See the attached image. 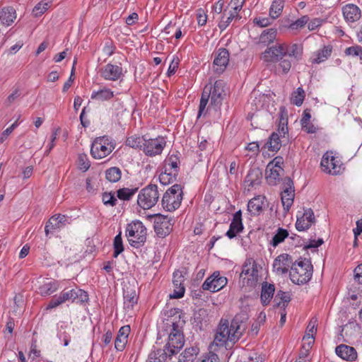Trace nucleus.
<instances>
[{
  "instance_id": "nucleus-40",
  "label": "nucleus",
  "mask_w": 362,
  "mask_h": 362,
  "mask_svg": "<svg viewBox=\"0 0 362 362\" xmlns=\"http://www.w3.org/2000/svg\"><path fill=\"white\" fill-rule=\"evenodd\" d=\"M70 291L72 293L71 300L73 302L75 300L79 303H84L88 301V296L85 291L76 287L75 288L70 289Z\"/></svg>"
},
{
  "instance_id": "nucleus-13",
  "label": "nucleus",
  "mask_w": 362,
  "mask_h": 362,
  "mask_svg": "<svg viewBox=\"0 0 362 362\" xmlns=\"http://www.w3.org/2000/svg\"><path fill=\"white\" fill-rule=\"evenodd\" d=\"M229 56V52L225 48H220L214 53L213 69L215 73L221 74L226 70Z\"/></svg>"
},
{
  "instance_id": "nucleus-44",
  "label": "nucleus",
  "mask_w": 362,
  "mask_h": 362,
  "mask_svg": "<svg viewBox=\"0 0 362 362\" xmlns=\"http://www.w3.org/2000/svg\"><path fill=\"white\" fill-rule=\"evenodd\" d=\"M122 173L119 168L112 167L105 171V177L111 182H117L121 178Z\"/></svg>"
},
{
  "instance_id": "nucleus-37",
  "label": "nucleus",
  "mask_w": 362,
  "mask_h": 362,
  "mask_svg": "<svg viewBox=\"0 0 362 362\" xmlns=\"http://www.w3.org/2000/svg\"><path fill=\"white\" fill-rule=\"evenodd\" d=\"M177 171H166V169H165V171L161 173L159 175L160 182L163 185L173 183L177 180Z\"/></svg>"
},
{
  "instance_id": "nucleus-55",
  "label": "nucleus",
  "mask_w": 362,
  "mask_h": 362,
  "mask_svg": "<svg viewBox=\"0 0 362 362\" xmlns=\"http://www.w3.org/2000/svg\"><path fill=\"white\" fill-rule=\"evenodd\" d=\"M102 199L104 204L110 205L111 206H115L117 202V199L115 197V194L112 192L103 193Z\"/></svg>"
},
{
  "instance_id": "nucleus-11",
  "label": "nucleus",
  "mask_w": 362,
  "mask_h": 362,
  "mask_svg": "<svg viewBox=\"0 0 362 362\" xmlns=\"http://www.w3.org/2000/svg\"><path fill=\"white\" fill-rule=\"evenodd\" d=\"M227 279L220 276L219 272H215L205 280L202 287L204 290L216 292L223 288L227 284Z\"/></svg>"
},
{
  "instance_id": "nucleus-15",
  "label": "nucleus",
  "mask_w": 362,
  "mask_h": 362,
  "mask_svg": "<svg viewBox=\"0 0 362 362\" xmlns=\"http://www.w3.org/2000/svg\"><path fill=\"white\" fill-rule=\"evenodd\" d=\"M226 83L222 80H218L211 86V105L217 110L220 107L225 94Z\"/></svg>"
},
{
  "instance_id": "nucleus-56",
  "label": "nucleus",
  "mask_w": 362,
  "mask_h": 362,
  "mask_svg": "<svg viewBox=\"0 0 362 362\" xmlns=\"http://www.w3.org/2000/svg\"><path fill=\"white\" fill-rule=\"evenodd\" d=\"M78 167L83 171H86L90 166L88 158L86 154H80L78 156Z\"/></svg>"
},
{
  "instance_id": "nucleus-47",
  "label": "nucleus",
  "mask_w": 362,
  "mask_h": 362,
  "mask_svg": "<svg viewBox=\"0 0 362 362\" xmlns=\"http://www.w3.org/2000/svg\"><path fill=\"white\" fill-rule=\"evenodd\" d=\"M288 236V232L287 230L279 228L277 230L276 233L274 235L272 241L271 245L273 247H276L279 244L282 243L286 238Z\"/></svg>"
},
{
  "instance_id": "nucleus-3",
  "label": "nucleus",
  "mask_w": 362,
  "mask_h": 362,
  "mask_svg": "<svg viewBox=\"0 0 362 362\" xmlns=\"http://www.w3.org/2000/svg\"><path fill=\"white\" fill-rule=\"evenodd\" d=\"M183 192L180 185L175 184L170 187L162 198L163 208L167 211H174L178 209L183 199Z\"/></svg>"
},
{
  "instance_id": "nucleus-30",
  "label": "nucleus",
  "mask_w": 362,
  "mask_h": 362,
  "mask_svg": "<svg viewBox=\"0 0 362 362\" xmlns=\"http://www.w3.org/2000/svg\"><path fill=\"white\" fill-rule=\"evenodd\" d=\"M288 117L287 112L285 110V107H281L280 113H279V124L278 127V134L280 136L284 137L286 134H288Z\"/></svg>"
},
{
  "instance_id": "nucleus-51",
  "label": "nucleus",
  "mask_w": 362,
  "mask_h": 362,
  "mask_svg": "<svg viewBox=\"0 0 362 362\" xmlns=\"http://www.w3.org/2000/svg\"><path fill=\"white\" fill-rule=\"evenodd\" d=\"M113 247H114L113 257L116 258L118 257V255L119 254H121L124 251V246H123L121 233H119L118 235H117L115 237Z\"/></svg>"
},
{
  "instance_id": "nucleus-16",
  "label": "nucleus",
  "mask_w": 362,
  "mask_h": 362,
  "mask_svg": "<svg viewBox=\"0 0 362 362\" xmlns=\"http://www.w3.org/2000/svg\"><path fill=\"white\" fill-rule=\"evenodd\" d=\"M342 13L346 22L351 26L361 17L360 8L353 4H349L343 6Z\"/></svg>"
},
{
  "instance_id": "nucleus-6",
  "label": "nucleus",
  "mask_w": 362,
  "mask_h": 362,
  "mask_svg": "<svg viewBox=\"0 0 362 362\" xmlns=\"http://www.w3.org/2000/svg\"><path fill=\"white\" fill-rule=\"evenodd\" d=\"M159 194L156 185L150 184L142 189L137 199L138 205L144 209L152 208L158 202Z\"/></svg>"
},
{
  "instance_id": "nucleus-42",
  "label": "nucleus",
  "mask_w": 362,
  "mask_h": 362,
  "mask_svg": "<svg viewBox=\"0 0 362 362\" xmlns=\"http://www.w3.org/2000/svg\"><path fill=\"white\" fill-rule=\"evenodd\" d=\"M332 47L331 46H325L322 49L317 53V57L313 59V63L320 64L325 61L331 54Z\"/></svg>"
},
{
  "instance_id": "nucleus-34",
  "label": "nucleus",
  "mask_w": 362,
  "mask_h": 362,
  "mask_svg": "<svg viewBox=\"0 0 362 362\" xmlns=\"http://www.w3.org/2000/svg\"><path fill=\"white\" fill-rule=\"evenodd\" d=\"M114 93L109 88H103L98 91H93L91 95L93 100H97L100 101L108 100L113 98Z\"/></svg>"
},
{
  "instance_id": "nucleus-9",
  "label": "nucleus",
  "mask_w": 362,
  "mask_h": 362,
  "mask_svg": "<svg viewBox=\"0 0 362 362\" xmlns=\"http://www.w3.org/2000/svg\"><path fill=\"white\" fill-rule=\"evenodd\" d=\"M174 220L166 216L156 214L154 219V230L157 235L164 238L173 230Z\"/></svg>"
},
{
  "instance_id": "nucleus-27",
  "label": "nucleus",
  "mask_w": 362,
  "mask_h": 362,
  "mask_svg": "<svg viewBox=\"0 0 362 362\" xmlns=\"http://www.w3.org/2000/svg\"><path fill=\"white\" fill-rule=\"evenodd\" d=\"M275 291V287L274 284L264 282L262 286L261 291V302L263 305H267L271 299L272 298Z\"/></svg>"
},
{
  "instance_id": "nucleus-39",
  "label": "nucleus",
  "mask_w": 362,
  "mask_h": 362,
  "mask_svg": "<svg viewBox=\"0 0 362 362\" xmlns=\"http://www.w3.org/2000/svg\"><path fill=\"white\" fill-rule=\"evenodd\" d=\"M197 354V349L195 347H189L185 349L180 354L179 362H193L195 356Z\"/></svg>"
},
{
  "instance_id": "nucleus-29",
  "label": "nucleus",
  "mask_w": 362,
  "mask_h": 362,
  "mask_svg": "<svg viewBox=\"0 0 362 362\" xmlns=\"http://www.w3.org/2000/svg\"><path fill=\"white\" fill-rule=\"evenodd\" d=\"M277 168L274 167H268V165L266 168L265 177L267 182L271 185H276L277 182L279 180V177L284 171H280L277 170Z\"/></svg>"
},
{
  "instance_id": "nucleus-36",
  "label": "nucleus",
  "mask_w": 362,
  "mask_h": 362,
  "mask_svg": "<svg viewBox=\"0 0 362 362\" xmlns=\"http://www.w3.org/2000/svg\"><path fill=\"white\" fill-rule=\"evenodd\" d=\"M276 35V30L274 28H269L264 30L261 34L259 40V43L264 45H269L273 42Z\"/></svg>"
},
{
  "instance_id": "nucleus-10",
  "label": "nucleus",
  "mask_w": 362,
  "mask_h": 362,
  "mask_svg": "<svg viewBox=\"0 0 362 362\" xmlns=\"http://www.w3.org/2000/svg\"><path fill=\"white\" fill-rule=\"evenodd\" d=\"M286 44L277 43L270 47H268L262 54V59L267 62H276L286 56Z\"/></svg>"
},
{
  "instance_id": "nucleus-38",
  "label": "nucleus",
  "mask_w": 362,
  "mask_h": 362,
  "mask_svg": "<svg viewBox=\"0 0 362 362\" xmlns=\"http://www.w3.org/2000/svg\"><path fill=\"white\" fill-rule=\"evenodd\" d=\"M145 136H131L126 140V145L133 148L143 149Z\"/></svg>"
},
{
  "instance_id": "nucleus-43",
  "label": "nucleus",
  "mask_w": 362,
  "mask_h": 362,
  "mask_svg": "<svg viewBox=\"0 0 362 362\" xmlns=\"http://www.w3.org/2000/svg\"><path fill=\"white\" fill-rule=\"evenodd\" d=\"M283 8V0H274L269 9V15L272 17V18H276L281 14Z\"/></svg>"
},
{
  "instance_id": "nucleus-1",
  "label": "nucleus",
  "mask_w": 362,
  "mask_h": 362,
  "mask_svg": "<svg viewBox=\"0 0 362 362\" xmlns=\"http://www.w3.org/2000/svg\"><path fill=\"white\" fill-rule=\"evenodd\" d=\"M240 322L241 320L238 315L233 319L230 326L228 320L221 319L211 346H223L227 341L233 344L238 341L245 331L244 328H241Z\"/></svg>"
},
{
  "instance_id": "nucleus-21",
  "label": "nucleus",
  "mask_w": 362,
  "mask_h": 362,
  "mask_svg": "<svg viewBox=\"0 0 362 362\" xmlns=\"http://www.w3.org/2000/svg\"><path fill=\"white\" fill-rule=\"evenodd\" d=\"M265 197L257 196L250 199L247 204V210L254 215H259L267 206Z\"/></svg>"
},
{
  "instance_id": "nucleus-2",
  "label": "nucleus",
  "mask_w": 362,
  "mask_h": 362,
  "mask_svg": "<svg viewBox=\"0 0 362 362\" xmlns=\"http://www.w3.org/2000/svg\"><path fill=\"white\" fill-rule=\"evenodd\" d=\"M313 275V265L310 260L304 259L298 262H294L290 270V279L291 281L298 285L308 283Z\"/></svg>"
},
{
  "instance_id": "nucleus-7",
  "label": "nucleus",
  "mask_w": 362,
  "mask_h": 362,
  "mask_svg": "<svg viewBox=\"0 0 362 362\" xmlns=\"http://www.w3.org/2000/svg\"><path fill=\"white\" fill-rule=\"evenodd\" d=\"M243 286L254 287L258 281L257 264L252 259H247L240 274Z\"/></svg>"
},
{
  "instance_id": "nucleus-17",
  "label": "nucleus",
  "mask_w": 362,
  "mask_h": 362,
  "mask_svg": "<svg viewBox=\"0 0 362 362\" xmlns=\"http://www.w3.org/2000/svg\"><path fill=\"white\" fill-rule=\"evenodd\" d=\"M185 281L183 272L177 270L173 273V284L174 291L170 295V298H180L184 296L185 288L183 286Z\"/></svg>"
},
{
  "instance_id": "nucleus-50",
  "label": "nucleus",
  "mask_w": 362,
  "mask_h": 362,
  "mask_svg": "<svg viewBox=\"0 0 362 362\" xmlns=\"http://www.w3.org/2000/svg\"><path fill=\"white\" fill-rule=\"evenodd\" d=\"M50 0H42L33 8V12L35 16H40L43 14L50 6Z\"/></svg>"
},
{
  "instance_id": "nucleus-19",
  "label": "nucleus",
  "mask_w": 362,
  "mask_h": 362,
  "mask_svg": "<svg viewBox=\"0 0 362 362\" xmlns=\"http://www.w3.org/2000/svg\"><path fill=\"white\" fill-rule=\"evenodd\" d=\"M243 228L242 213L241 211H238L234 214L229 230L226 232V235L228 238L232 239L235 238L238 233L242 232Z\"/></svg>"
},
{
  "instance_id": "nucleus-64",
  "label": "nucleus",
  "mask_w": 362,
  "mask_h": 362,
  "mask_svg": "<svg viewBox=\"0 0 362 362\" xmlns=\"http://www.w3.org/2000/svg\"><path fill=\"white\" fill-rule=\"evenodd\" d=\"M354 279L362 284V264L358 265L354 269Z\"/></svg>"
},
{
  "instance_id": "nucleus-35",
  "label": "nucleus",
  "mask_w": 362,
  "mask_h": 362,
  "mask_svg": "<svg viewBox=\"0 0 362 362\" xmlns=\"http://www.w3.org/2000/svg\"><path fill=\"white\" fill-rule=\"evenodd\" d=\"M264 148H267L269 151L273 152L278 151L281 148L279 135L275 132L272 133L269 140L265 144Z\"/></svg>"
},
{
  "instance_id": "nucleus-4",
  "label": "nucleus",
  "mask_w": 362,
  "mask_h": 362,
  "mask_svg": "<svg viewBox=\"0 0 362 362\" xmlns=\"http://www.w3.org/2000/svg\"><path fill=\"white\" fill-rule=\"evenodd\" d=\"M129 244L136 248L144 245L146 240V228L140 221H132L126 228Z\"/></svg>"
},
{
  "instance_id": "nucleus-45",
  "label": "nucleus",
  "mask_w": 362,
  "mask_h": 362,
  "mask_svg": "<svg viewBox=\"0 0 362 362\" xmlns=\"http://www.w3.org/2000/svg\"><path fill=\"white\" fill-rule=\"evenodd\" d=\"M277 299H280V301L276 303V306L283 308L284 310L288 303L291 301V296L287 292L279 291L276 293L274 301L277 300Z\"/></svg>"
},
{
  "instance_id": "nucleus-12",
  "label": "nucleus",
  "mask_w": 362,
  "mask_h": 362,
  "mask_svg": "<svg viewBox=\"0 0 362 362\" xmlns=\"http://www.w3.org/2000/svg\"><path fill=\"white\" fill-rule=\"evenodd\" d=\"M165 146V141L163 137L156 139H146L144 143V152L149 156H154L160 154Z\"/></svg>"
},
{
  "instance_id": "nucleus-57",
  "label": "nucleus",
  "mask_w": 362,
  "mask_h": 362,
  "mask_svg": "<svg viewBox=\"0 0 362 362\" xmlns=\"http://www.w3.org/2000/svg\"><path fill=\"white\" fill-rule=\"evenodd\" d=\"M283 164H284L283 158L281 156H276V158H274L272 161H270L268 163V167L270 168V167L273 166L274 168H277L278 170L284 171V168H282Z\"/></svg>"
},
{
  "instance_id": "nucleus-46",
  "label": "nucleus",
  "mask_w": 362,
  "mask_h": 362,
  "mask_svg": "<svg viewBox=\"0 0 362 362\" xmlns=\"http://www.w3.org/2000/svg\"><path fill=\"white\" fill-rule=\"evenodd\" d=\"M305 97V93L302 87H298L291 95V103L297 106H300Z\"/></svg>"
},
{
  "instance_id": "nucleus-5",
  "label": "nucleus",
  "mask_w": 362,
  "mask_h": 362,
  "mask_svg": "<svg viewBox=\"0 0 362 362\" xmlns=\"http://www.w3.org/2000/svg\"><path fill=\"white\" fill-rule=\"evenodd\" d=\"M185 344L184 335L182 333L178 322H172V329L170 330L168 341L165 349L168 351L169 357L177 354Z\"/></svg>"
},
{
  "instance_id": "nucleus-48",
  "label": "nucleus",
  "mask_w": 362,
  "mask_h": 362,
  "mask_svg": "<svg viewBox=\"0 0 362 362\" xmlns=\"http://www.w3.org/2000/svg\"><path fill=\"white\" fill-rule=\"evenodd\" d=\"M137 188H122L117 191V197L122 200H129L137 192Z\"/></svg>"
},
{
  "instance_id": "nucleus-8",
  "label": "nucleus",
  "mask_w": 362,
  "mask_h": 362,
  "mask_svg": "<svg viewBox=\"0 0 362 362\" xmlns=\"http://www.w3.org/2000/svg\"><path fill=\"white\" fill-rule=\"evenodd\" d=\"M115 146L109 142L108 138H96L91 146L90 153L94 158L100 159L106 157L114 150Z\"/></svg>"
},
{
  "instance_id": "nucleus-63",
  "label": "nucleus",
  "mask_w": 362,
  "mask_h": 362,
  "mask_svg": "<svg viewBox=\"0 0 362 362\" xmlns=\"http://www.w3.org/2000/svg\"><path fill=\"white\" fill-rule=\"evenodd\" d=\"M301 126H302V129L308 134H313V133H315L317 131V127H315L314 126V124H313L310 122H306L304 124H301Z\"/></svg>"
},
{
  "instance_id": "nucleus-23",
  "label": "nucleus",
  "mask_w": 362,
  "mask_h": 362,
  "mask_svg": "<svg viewBox=\"0 0 362 362\" xmlns=\"http://www.w3.org/2000/svg\"><path fill=\"white\" fill-rule=\"evenodd\" d=\"M130 333V327L125 325L122 327L117 333V336L115 341V347L117 351H122L127 343V338Z\"/></svg>"
},
{
  "instance_id": "nucleus-49",
  "label": "nucleus",
  "mask_w": 362,
  "mask_h": 362,
  "mask_svg": "<svg viewBox=\"0 0 362 362\" xmlns=\"http://www.w3.org/2000/svg\"><path fill=\"white\" fill-rule=\"evenodd\" d=\"M294 192H289L285 193L284 192L281 194V202L284 209L286 211H288L290 207L293 203Z\"/></svg>"
},
{
  "instance_id": "nucleus-32",
  "label": "nucleus",
  "mask_w": 362,
  "mask_h": 362,
  "mask_svg": "<svg viewBox=\"0 0 362 362\" xmlns=\"http://www.w3.org/2000/svg\"><path fill=\"white\" fill-rule=\"evenodd\" d=\"M211 85L206 86L204 88L203 93L202 94L199 107V112H198V117H200L202 115H205L206 112L205 108L206 106L209 102V98H211Z\"/></svg>"
},
{
  "instance_id": "nucleus-33",
  "label": "nucleus",
  "mask_w": 362,
  "mask_h": 362,
  "mask_svg": "<svg viewBox=\"0 0 362 362\" xmlns=\"http://www.w3.org/2000/svg\"><path fill=\"white\" fill-rule=\"evenodd\" d=\"M286 56L294 58L296 61H299L303 54V46L300 44H293L290 46L286 44Z\"/></svg>"
},
{
  "instance_id": "nucleus-52",
  "label": "nucleus",
  "mask_w": 362,
  "mask_h": 362,
  "mask_svg": "<svg viewBox=\"0 0 362 362\" xmlns=\"http://www.w3.org/2000/svg\"><path fill=\"white\" fill-rule=\"evenodd\" d=\"M226 11L225 10L223 13V16L221 17V19L218 23V28L223 30H225L230 23V22L234 19L236 18L235 16V14H233L230 11L228 13V16H226Z\"/></svg>"
},
{
  "instance_id": "nucleus-24",
  "label": "nucleus",
  "mask_w": 362,
  "mask_h": 362,
  "mask_svg": "<svg viewBox=\"0 0 362 362\" xmlns=\"http://www.w3.org/2000/svg\"><path fill=\"white\" fill-rule=\"evenodd\" d=\"M262 177V174L259 168H251L245 177V182L247 184V187H253L260 184Z\"/></svg>"
},
{
  "instance_id": "nucleus-20",
  "label": "nucleus",
  "mask_w": 362,
  "mask_h": 362,
  "mask_svg": "<svg viewBox=\"0 0 362 362\" xmlns=\"http://www.w3.org/2000/svg\"><path fill=\"white\" fill-rule=\"evenodd\" d=\"M124 308L132 310L138 302V294L135 288L131 286H125L123 289Z\"/></svg>"
},
{
  "instance_id": "nucleus-25",
  "label": "nucleus",
  "mask_w": 362,
  "mask_h": 362,
  "mask_svg": "<svg viewBox=\"0 0 362 362\" xmlns=\"http://www.w3.org/2000/svg\"><path fill=\"white\" fill-rule=\"evenodd\" d=\"M321 166L323 171L329 174L336 175L339 172V170H337V168L339 167L335 163L334 157L331 156L329 158V156L327 153L325 154L322 157L321 160Z\"/></svg>"
},
{
  "instance_id": "nucleus-60",
  "label": "nucleus",
  "mask_w": 362,
  "mask_h": 362,
  "mask_svg": "<svg viewBox=\"0 0 362 362\" xmlns=\"http://www.w3.org/2000/svg\"><path fill=\"white\" fill-rule=\"evenodd\" d=\"M64 302H63L60 295L59 296H54L49 301V304L47 305V310H50V309L57 308V306H59V305H61Z\"/></svg>"
},
{
  "instance_id": "nucleus-62",
  "label": "nucleus",
  "mask_w": 362,
  "mask_h": 362,
  "mask_svg": "<svg viewBox=\"0 0 362 362\" xmlns=\"http://www.w3.org/2000/svg\"><path fill=\"white\" fill-rule=\"evenodd\" d=\"M21 95L20 90L18 89H16L13 91L11 94H10L7 99L6 100V105H10L11 103H13L19 96Z\"/></svg>"
},
{
  "instance_id": "nucleus-14",
  "label": "nucleus",
  "mask_w": 362,
  "mask_h": 362,
  "mask_svg": "<svg viewBox=\"0 0 362 362\" xmlns=\"http://www.w3.org/2000/svg\"><path fill=\"white\" fill-rule=\"evenodd\" d=\"M293 264L292 257L288 254L284 253L275 258L273 269L278 275H282L288 273V269H291Z\"/></svg>"
},
{
  "instance_id": "nucleus-31",
  "label": "nucleus",
  "mask_w": 362,
  "mask_h": 362,
  "mask_svg": "<svg viewBox=\"0 0 362 362\" xmlns=\"http://www.w3.org/2000/svg\"><path fill=\"white\" fill-rule=\"evenodd\" d=\"M168 357V351L165 349H158L151 351L147 362H165Z\"/></svg>"
},
{
  "instance_id": "nucleus-22",
  "label": "nucleus",
  "mask_w": 362,
  "mask_h": 362,
  "mask_svg": "<svg viewBox=\"0 0 362 362\" xmlns=\"http://www.w3.org/2000/svg\"><path fill=\"white\" fill-rule=\"evenodd\" d=\"M336 354L347 361H354L357 358V352L356 349L346 344H340L335 349Z\"/></svg>"
},
{
  "instance_id": "nucleus-26",
  "label": "nucleus",
  "mask_w": 362,
  "mask_h": 362,
  "mask_svg": "<svg viewBox=\"0 0 362 362\" xmlns=\"http://www.w3.org/2000/svg\"><path fill=\"white\" fill-rule=\"evenodd\" d=\"M59 288L58 282L55 280L47 279L38 288V293L42 296H49Z\"/></svg>"
},
{
  "instance_id": "nucleus-28",
  "label": "nucleus",
  "mask_w": 362,
  "mask_h": 362,
  "mask_svg": "<svg viewBox=\"0 0 362 362\" xmlns=\"http://www.w3.org/2000/svg\"><path fill=\"white\" fill-rule=\"evenodd\" d=\"M16 18V13L13 7H5L0 11V21L2 24L10 25Z\"/></svg>"
},
{
  "instance_id": "nucleus-18",
  "label": "nucleus",
  "mask_w": 362,
  "mask_h": 362,
  "mask_svg": "<svg viewBox=\"0 0 362 362\" xmlns=\"http://www.w3.org/2000/svg\"><path fill=\"white\" fill-rule=\"evenodd\" d=\"M122 74V68L112 64H107L100 69V75L105 80L117 81Z\"/></svg>"
},
{
  "instance_id": "nucleus-61",
  "label": "nucleus",
  "mask_w": 362,
  "mask_h": 362,
  "mask_svg": "<svg viewBox=\"0 0 362 362\" xmlns=\"http://www.w3.org/2000/svg\"><path fill=\"white\" fill-rule=\"evenodd\" d=\"M262 314V313H260V315L259 317V318L260 319L259 321V322H255L252 325L250 332H251V334H252V335H257V333L259 332V330L260 323L264 321V320L266 318L265 315H264L263 317H261Z\"/></svg>"
},
{
  "instance_id": "nucleus-58",
  "label": "nucleus",
  "mask_w": 362,
  "mask_h": 362,
  "mask_svg": "<svg viewBox=\"0 0 362 362\" xmlns=\"http://www.w3.org/2000/svg\"><path fill=\"white\" fill-rule=\"evenodd\" d=\"M284 191L285 193L294 192L293 182L289 177H286L283 180Z\"/></svg>"
},
{
  "instance_id": "nucleus-53",
  "label": "nucleus",
  "mask_w": 362,
  "mask_h": 362,
  "mask_svg": "<svg viewBox=\"0 0 362 362\" xmlns=\"http://www.w3.org/2000/svg\"><path fill=\"white\" fill-rule=\"evenodd\" d=\"M309 21L308 16H303L296 21H293L289 25V28L291 30H299L303 28Z\"/></svg>"
},
{
  "instance_id": "nucleus-59",
  "label": "nucleus",
  "mask_w": 362,
  "mask_h": 362,
  "mask_svg": "<svg viewBox=\"0 0 362 362\" xmlns=\"http://www.w3.org/2000/svg\"><path fill=\"white\" fill-rule=\"evenodd\" d=\"M310 227V223H307L304 218V216H302L300 218L297 219L296 223V228L298 230L302 231L308 229Z\"/></svg>"
},
{
  "instance_id": "nucleus-54",
  "label": "nucleus",
  "mask_w": 362,
  "mask_h": 362,
  "mask_svg": "<svg viewBox=\"0 0 362 362\" xmlns=\"http://www.w3.org/2000/svg\"><path fill=\"white\" fill-rule=\"evenodd\" d=\"M344 52L347 56L358 57L362 60V47L359 45L349 47L345 49Z\"/></svg>"
},
{
  "instance_id": "nucleus-41",
  "label": "nucleus",
  "mask_w": 362,
  "mask_h": 362,
  "mask_svg": "<svg viewBox=\"0 0 362 362\" xmlns=\"http://www.w3.org/2000/svg\"><path fill=\"white\" fill-rule=\"evenodd\" d=\"M179 164H180L179 158L175 155H170L165 160V169H166V171H173V172L177 171L178 173Z\"/></svg>"
}]
</instances>
